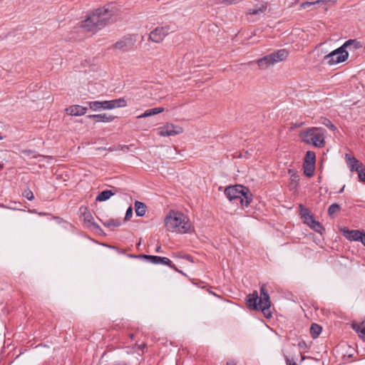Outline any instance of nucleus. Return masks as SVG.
<instances>
[{"label":"nucleus","mask_w":365,"mask_h":365,"mask_svg":"<svg viewBox=\"0 0 365 365\" xmlns=\"http://www.w3.org/2000/svg\"><path fill=\"white\" fill-rule=\"evenodd\" d=\"M322 331V327L317 324H312L310 327V334L313 338H317Z\"/></svg>","instance_id":"28"},{"label":"nucleus","mask_w":365,"mask_h":365,"mask_svg":"<svg viewBox=\"0 0 365 365\" xmlns=\"http://www.w3.org/2000/svg\"><path fill=\"white\" fill-rule=\"evenodd\" d=\"M138 41L137 34H128L122 36L113 46L112 48L116 49L121 53L130 52L135 50Z\"/></svg>","instance_id":"7"},{"label":"nucleus","mask_w":365,"mask_h":365,"mask_svg":"<svg viewBox=\"0 0 365 365\" xmlns=\"http://www.w3.org/2000/svg\"><path fill=\"white\" fill-rule=\"evenodd\" d=\"M310 227L312 230H314L315 232H317L319 233H321L322 231L324 230V228L322 226V225L317 221H316V222L314 225H312Z\"/></svg>","instance_id":"34"},{"label":"nucleus","mask_w":365,"mask_h":365,"mask_svg":"<svg viewBox=\"0 0 365 365\" xmlns=\"http://www.w3.org/2000/svg\"><path fill=\"white\" fill-rule=\"evenodd\" d=\"M165 226L168 230L181 234L192 231V225L186 217L178 212H171L165 218Z\"/></svg>","instance_id":"3"},{"label":"nucleus","mask_w":365,"mask_h":365,"mask_svg":"<svg viewBox=\"0 0 365 365\" xmlns=\"http://www.w3.org/2000/svg\"><path fill=\"white\" fill-rule=\"evenodd\" d=\"M88 105L90 108L94 111L102 108V102L101 101H91L88 103Z\"/></svg>","instance_id":"32"},{"label":"nucleus","mask_w":365,"mask_h":365,"mask_svg":"<svg viewBox=\"0 0 365 365\" xmlns=\"http://www.w3.org/2000/svg\"><path fill=\"white\" fill-rule=\"evenodd\" d=\"M345 157L351 171L356 170L358 172V170L362 168L363 163L359 162L354 157L350 156L349 154H346Z\"/></svg>","instance_id":"15"},{"label":"nucleus","mask_w":365,"mask_h":365,"mask_svg":"<svg viewBox=\"0 0 365 365\" xmlns=\"http://www.w3.org/2000/svg\"><path fill=\"white\" fill-rule=\"evenodd\" d=\"M344 50L346 48L356 50L358 48H362V44L360 41L356 39H349L344 42V43L341 46Z\"/></svg>","instance_id":"18"},{"label":"nucleus","mask_w":365,"mask_h":365,"mask_svg":"<svg viewBox=\"0 0 365 365\" xmlns=\"http://www.w3.org/2000/svg\"><path fill=\"white\" fill-rule=\"evenodd\" d=\"M225 195L230 202L239 201L242 207H248L252 200V194L249 188L241 185L226 187Z\"/></svg>","instance_id":"4"},{"label":"nucleus","mask_w":365,"mask_h":365,"mask_svg":"<svg viewBox=\"0 0 365 365\" xmlns=\"http://www.w3.org/2000/svg\"><path fill=\"white\" fill-rule=\"evenodd\" d=\"M115 365H127V364H115Z\"/></svg>","instance_id":"47"},{"label":"nucleus","mask_w":365,"mask_h":365,"mask_svg":"<svg viewBox=\"0 0 365 365\" xmlns=\"http://www.w3.org/2000/svg\"><path fill=\"white\" fill-rule=\"evenodd\" d=\"M226 365H236V363L234 360H229L227 361Z\"/></svg>","instance_id":"41"},{"label":"nucleus","mask_w":365,"mask_h":365,"mask_svg":"<svg viewBox=\"0 0 365 365\" xmlns=\"http://www.w3.org/2000/svg\"><path fill=\"white\" fill-rule=\"evenodd\" d=\"M185 258H186L187 259H188V260H191V258H192V257H191V256H190V255H187V256L185 257Z\"/></svg>","instance_id":"45"},{"label":"nucleus","mask_w":365,"mask_h":365,"mask_svg":"<svg viewBox=\"0 0 365 365\" xmlns=\"http://www.w3.org/2000/svg\"><path fill=\"white\" fill-rule=\"evenodd\" d=\"M287 50L283 48L267 55L257 61V66L260 69H267L275 63L282 61L288 56Z\"/></svg>","instance_id":"6"},{"label":"nucleus","mask_w":365,"mask_h":365,"mask_svg":"<svg viewBox=\"0 0 365 365\" xmlns=\"http://www.w3.org/2000/svg\"><path fill=\"white\" fill-rule=\"evenodd\" d=\"M112 109L115 108H123L127 106V102L123 98H120L115 100H111Z\"/></svg>","instance_id":"25"},{"label":"nucleus","mask_w":365,"mask_h":365,"mask_svg":"<svg viewBox=\"0 0 365 365\" xmlns=\"http://www.w3.org/2000/svg\"><path fill=\"white\" fill-rule=\"evenodd\" d=\"M344 186H343L341 190L339 191V193H341L344 191Z\"/></svg>","instance_id":"46"},{"label":"nucleus","mask_w":365,"mask_h":365,"mask_svg":"<svg viewBox=\"0 0 365 365\" xmlns=\"http://www.w3.org/2000/svg\"><path fill=\"white\" fill-rule=\"evenodd\" d=\"M267 9V4L264 2L256 4L254 8L247 11L248 15L260 16L263 14Z\"/></svg>","instance_id":"14"},{"label":"nucleus","mask_w":365,"mask_h":365,"mask_svg":"<svg viewBox=\"0 0 365 365\" xmlns=\"http://www.w3.org/2000/svg\"><path fill=\"white\" fill-rule=\"evenodd\" d=\"M102 108L108 110L112 109L110 101H102Z\"/></svg>","instance_id":"37"},{"label":"nucleus","mask_w":365,"mask_h":365,"mask_svg":"<svg viewBox=\"0 0 365 365\" xmlns=\"http://www.w3.org/2000/svg\"><path fill=\"white\" fill-rule=\"evenodd\" d=\"M140 257L148 259L152 264H163L169 266L170 267L174 269L175 270H178L175 266L172 263L171 260L167 257L147 255H140Z\"/></svg>","instance_id":"10"},{"label":"nucleus","mask_w":365,"mask_h":365,"mask_svg":"<svg viewBox=\"0 0 365 365\" xmlns=\"http://www.w3.org/2000/svg\"><path fill=\"white\" fill-rule=\"evenodd\" d=\"M135 210L136 215L138 216L142 217L145 214L146 206L143 202L135 201Z\"/></svg>","instance_id":"24"},{"label":"nucleus","mask_w":365,"mask_h":365,"mask_svg":"<svg viewBox=\"0 0 365 365\" xmlns=\"http://www.w3.org/2000/svg\"><path fill=\"white\" fill-rule=\"evenodd\" d=\"M175 30L176 26L175 24L158 26L150 32L148 40L154 43H160L169 34L175 31Z\"/></svg>","instance_id":"8"},{"label":"nucleus","mask_w":365,"mask_h":365,"mask_svg":"<svg viewBox=\"0 0 365 365\" xmlns=\"http://www.w3.org/2000/svg\"><path fill=\"white\" fill-rule=\"evenodd\" d=\"M314 165L303 164L304 174L307 177H312L314 175Z\"/></svg>","instance_id":"27"},{"label":"nucleus","mask_w":365,"mask_h":365,"mask_svg":"<svg viewBox=\"0 0 365 365\" xmlns=\"http://www.w3.org/2000/svg\"><path fill=\"white\" fill-rule=\"evenodd\" d=\"M156 252H161V247L158 246L155 249Z\"/></svg>","instance_id":"43"},{"label":"nucleus","mask_w":365,"mask_h":365,"mask_svg":"<svg viewBox=\"0 0 365 365\" xmlns=\"http://www.w3.org/2000/svg\"><path fill=\"white\" fill-rule=\"evenodd\" d=\"M84 220L90 224V226L96 231H101V227L95 222L93 216L90 213H84Z\"/></svg>","instance_id":"23"},{"label":"nucleus","mask_w":365,"mask_h":365,"mask_svg":"<svg viewBox=\"0 0 365 365\" xmlns=\"http://www.w3.org/2000/svg\"><path fill=\"white\" fill-rule=\"evenodd\" d=\"M361 242L363 243V245L365 246V234H364V236L361 240Z\"/></svg>","instance_id":"44"},{"label":"nucleus","mask_w":365,"mask_h":365,"mask_svg":"<svg viewBox=\"0 0 365 365\" xmlns=\"http://www.w3.org/2000/svg\"><path fill=\"white\" fill-rule=\"evenodd\" d=\"M349 57V53L342 46L332 51L325 55L323 58V63L333 66L345 61Z\"/></svg>","instance_id":"9"},{"label":"nucleus","mask_w":365,"mask_h":365,"mask_svg":"<svg viewBox=\"0 0 365 365\" xmlns=\"http://www.w3.org/2000/svg\"><path fill=\"white\" fill-rule=\"evenodd\" d=\"M163 111H164L163 108H161V107L154 108H151V109H148V110H145L143 113L138 115L137 118H147V117H149L151 115L159 114Z\"/></svg>","instance_id":"20"},{"label":"nucleus","mask_w":365,"mask_h":365,"mask_svg":"<svg viewBox=\"0 0 365 365\" xmlns=\"http://www.w3.org/2000/svg\"><path fill=\"white\" fill-rule=\"evenodd\" d=\"M88 118L94 119L96 122L103 123H110L114 119L113 115L107 113L89 115Z\"/></svg>","instance_id":"16"},{"label":"nucleus","mask_w":365,"mask_h":365,"mask_svg":"<svg viewBox=\"0 0 365 365\" xmlns=\"http://www.w3.org/2000/svg\"><path fill=\"white\" fill-rule=\"evenodd\" d=\"M304 163L306 164H315V153L312 151H307L304 158Z\"/></svg>","instance_id":"29"},{"label":"nucleus","mask_w":365,"mask_h":365,"mask_svg":"<svg viewBox=\"0 0 365 365\" xmlns=\"http://www.w3.org/2000/svg\"><path fill=\"white\" fill-rule=\"evenodd\" d=\"M326 126L331 129L332 130H335V126L331 123V122L327 119L324 120V122L323 123Z\"/></svg>","instance_id":"39"},{"label":"nucleus","mask_w":365,"mask_h":365,"mask_svg":"<svg viewBox=\"0 0 365 365\" xmlns=\"http://www.w3.org/2000/svg\"><path fill=\"white\" fill-rule=\"evenodd\" d=\"M183 132L182 128L173 124H167L164 127L159 128V135L160 136L176 135Z\"/></svg>","instance_id":"11"},{"label":"nucleus","mask_w":365,"mask_h":365,"mask_svg":"<svg viewBox=\"0 0 365 365\" xmlns=\"http://www.w3.org/2000/svg\"><path fill=\"white\" fill-rule=\"evenodd\" d=\"M113 248H114L115 250H116L119 253H121V254H124V253H125V251H124V250H120L119 248H117V247H113Z\"/></svg>","instance_id":"42"},{"label":"nucleus","mask_w":365,"mask_h":365,"mask_svg":"<svg viewBox=\"0 0 365 365\" xmlns=\"http://www.w3.org/2000/svg\"><path fill=\"white\" fill-rule=\"evenodd\" d=\"M352 327L360 338L365 339V320L360 324L353 323Z\"/></svg>","instance_id":"21"},{"label":"nucleus","mask_w":365,"mask_h":365,"mask_svg":"<svg viewBox=\"0 0 365 365\" xmlns=\"http://www.w3.org/2000/svg\"><path fill=\"white\" fill-rule=\"evenodd\" d=\"M301 215L304 220V223H306L309 227L316 222L313 215H312L307 209H302L301 210Z\"/></svg>","instance_id":"19"},{"label":"nucleus","mask_w":365,"mask_h":365,"mask_svg":"<svg viewBox=\"0 0 365 365\" xmlns=\"http://www.w3.org/2000/svg\"><path fill=\"white\" fill-rule=\"evenodd\" d=\"M221 4H226V5H232V4H237L243 0H219Z\"/></svg>","instance_id":"36"},{"label":"nucleus","mask_w":365,"mask_h":365,"mask_svg":"<svg viewBox=\"0 0 365 365\" xmlns=\"http://www.w3.org/2000/svg\"><path fill=\"white\" fill-rule=\"evenodd\" d=\"M247 303L249 307L256 310H261L264 315L269 318L271 317L269 307L271 302L268 293L265 290V285L262 284L260 287V297H259L257 291L247 296Z\"/></svg>","instance_id":"2"},{"label":"nucleus","mask_w":365,"mask_h":365,"mask_svg":"<svg viewBox=\"0 0 365 365\" xmlns=\"http://www.w3.org/2000/svg\"><path fill=\"white\" fill-rule=\"evenodd\" d=\"M288 173L290 175L291 183L294 184V186H297L299 180V176L298 175L297 170L294 169H289Z\"/></svg>","instance_id":"26"},{"label":"nucleus","mask_w":365,"mask_h":365,"mask_svg":"<svg viewBox=\"0 0 365 365\" xmlns=\"http://www.w3.org/2000/svg\"><path fill=\"white\" fill-rule=\"evenodd\" d=\"M113 15L114 11L111 5L99 8L81 22V27L88 31L100 29L110 22Z\"/></svg>","instance_id":"1"},{"label":"nucleus","mask_w":365,"mask_h":365,"mask_svg":"<svg viewBox=\"0 0 365 365\" xmlns=\"http://www.w3.org/2000/svg\"><path fill=\"white\" fill-rule=\"evenodd\" d=\"M357 173L359 180L365 183V167L363 165Z\"/></svg>","instance_id":"33"},{"label":"nucleus","mask_w":365,"mask_h":365,"mask_svg":"<svg viewBox=\"0 0 365 365\" xmlns=\"http://www.w3.org/2000/svg\"><path fill=\"white\" fill-rule=\"evenodd\" d=\"M23 195L28 200H33L34 199V193L30 190H26L24 192Z\"/></svg>","instance_id":"35"},{"label":"nucleus","mask_w":365,"mask_h":365,"mask_svg":"<svg viewBox=\"0 0 365 365\" xmlns=\"http://www.w3.org/2000/svg\"><path fill=\"white\" fill-rule=\"evenodd\" d=\"M115 192L112 190H106L101 192L96 197V200L99 202H103L108 200L111 196L114 195Z\"/></svg>","instance_id":"22"},{"label":"nucleus","mask_w":365,"mask_h":365,"mask_svg":"<svg viewBox=\"0 0 365 365\" xmlns=\"http://www.w3.org/2000/svg\"><path fill=\"white\" fill-rule=\"evenodd\" d=\"M133 215V209L132 207H128V209L126 210L125 216V220H129Z\"/></svg>","instance_id":"38"},{"label":"nucleus","mask_w":365,"mask_h":365,"mask_svg":"<svg viewBox=\"0 0 365 365\" xmlns=\"http://www.w3.org/2000/svg\"><path fill=\"white\" fill-rule=\"evenodd\" d=\"M344 236L351 241H360L361 242L365 233L358 230H343Z\"/></svg>","instance_id":"12"},{"label":"nucleus","mask_w":365,"mask_h":365,"mask_svg":"<svg viewBox=\"0 0 365 365\" xmlns=\"http://www.w3.org/2000/svg\"><path fill=\"white\" fill-rule=\"evenodd\" d=\"M340 209H341V207L339 204L333 203L328 208V214H329V215L331 216L335 212L339 211Z\"/></svg>","instance_id":"31"},{"label":"nucleus","mask_w":365,"mask_h":365,"mask_svg":"<svg viewBox=\"0 0 365 365\" xmlns=\"http://www.w3.org/2000/svg\"><path fill=\"white\" fill-rule=\"evenodd\" d=\"M324 128L312 127L302 130L299 133V138L307 144L322 148L324 145Z\"/></svg>","instance_id":"5"},{"label":"nucleus","mask_w":365,"mask_h":365,"mask_svg":"<svg viewBox=\"0 0 365 365\" xmlns=\"http://www.w3.org/2000/svg\"><path fill=\"white\" fill-rule=\"evenodd\" d=\"M87 108L79 105H73L66 109L68 114L71 115L80 116L86 113Z\"/></svg>","instance_id":"13"},{"label":"nucleus","mask_w":365,"mask_h":365,"mask_svg":"<svg viewBox=\"0 0 365 365\" xmlns=\"http://www.w3.org/2000/svg\"><path fill=\"white\" fill-rule=\"evenodd\" d=\"M336 0H315L313 1H306L301 4L302 9H307L312 5H322V4H334Z\"/></svg>","instance_id":"17"},{"label":"nucleus","mask_w":365,"mask_h":365,"mask_svg":"<svg viewBox=\"0 0 365 365\" xmlns=\"http://www.w3.org/2000/svg\"><path fill=\"white\" fill-rule=\"evenodd\" d=\"M103 224L107 227H117L121 224L120 221L117 219H111L108 221L103 222Z\"/></svg>","instance_id":"30"},{"label":"nucleus","mask_w":365,"mask_h":365,"mask_svg":"<svg viewBox=\"0 0 365 365\" xmlns=\"http://www.w3.org/2000/svg\"><path fill=\"white\" fill-rule=\"evenodd\" d=\"M286 364L287 365H297V363L293 360L286 356Z\"/></svg>","instance_id":"40"}]
</instances>
